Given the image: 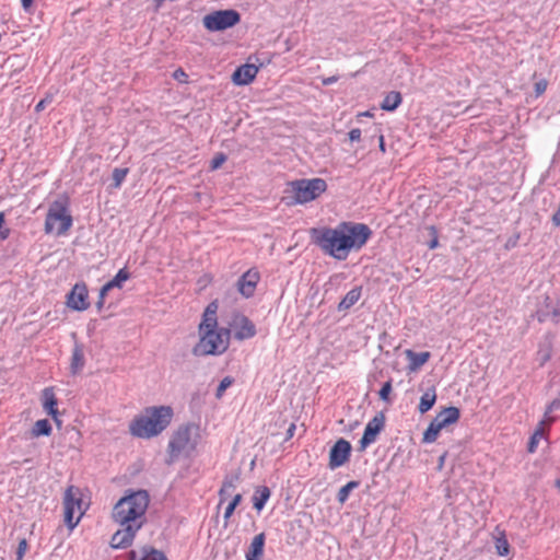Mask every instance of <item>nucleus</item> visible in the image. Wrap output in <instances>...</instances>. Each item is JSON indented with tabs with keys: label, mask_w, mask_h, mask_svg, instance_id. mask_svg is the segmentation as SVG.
Segmentation results:
<instances>
[{
	"label": "nucleus",
	"mask_w": 560,
	"mask_h": 560,
	"mask_svg": "<svg viewBox=\"0 0 560 560\" xmlns=\"http://www.w3.org/2000/svg\"><path fill=\"white\" fill-rule=\"evenodd\" d=\"M106 295L107 294H103V287H102L101 290H100V293H98V300H97V302L95 304V306H96L98 312H101L103 306H104V302H105Z\"/></svg>",
	"instance_id": "47"
},
{
	"label": "nucleus",
	"mask_w": 560,
	"mask_h": 560,
	"mask_svg": "<svg viewBox=\"0 0 560 560\" xmlns=\"http://www.w3.org/2000/svg\"><path fill=\"white\" fill-rule=\"evenodd\" d=\"M85 365L83 345L75 343L72 350L70 372L72 375L79 374Z\"/></svg>",
	"instance_id": "21"
},
{
	"label": "nucleus",
	"mask_w": 560,
	"mask_h": 560,
	"mask_svg": "<svg viewBox=\"0 0 560 560\" xmlns=\"http://www.w3.org/2000/svg\"><path fill=\"white\" fill-rule=\"evenodd\" d=\"M217 311H218V304L217 302H211L206 307L202 320L199 324L200 328H209V327H217L218 326V318H217Z\"/></svg>",
	"instance_id": "26"
},
{
	"label": "nucleus",
	"mask_w": 560,
	"mask_h": 560,
	"mask_svg": "<svg viewBox=\"0 0 560 560\" xmlns=\"http://www.w3.org/2000/svg\"><path fill=\"white\" fill-rule=\"evenodd\" d=\"M242 501V494L241 493H237L235 494L232 500L229 502L228 506L225 508V511H224V515H223V518L225 521V524L228 523V521L230 520V517L233 515L235 509L237 508V505L241 503Z\"/></svg>",
	"instance_id": "37"
},
{
	"label": "nucleus",
	"mask_w": 560,
	"mask_h": 560,
	"mask_svg": "<svg viewBox=\"0 0 560 560\" xmlns=\"http://www.w3.org/2000/svg\"><path fill=\"white\" fill-rule=\"evenodd\" d=\"M361 287L352 288L338 304V311H347L353 306L361 298Z\"/></svg>",
	"instance_id": "28"
},
{
	"label": "nucleus",
	"mask_w": 560,
	"mask_h": 560,
	"mask_svg": "<svg viewBox=\"0 0 560 560\" xmlns=\"http://www.w3.org/2000/svg\"><path fill=\"white\" fill-rule=\"evenodd\" d=\"M364 116H371V113L370 112H365Z\"/></svg>",
	"instance_id": "56"
},
{
	"label": "nucleus",
	"mask_w": 560,
	"mask_h": 560,
	"mask_svg": "<svg viewBox=\"0 0 560 560\" xmlns=\"http://www.w3.org/2000/svg\"><path fill=\"white\" fill-rule=\"evenodd\" d=\"M460 417V411L457 407H445L441 412L435 416V420H438L443 428L453 424L458 421Z\"/></svg>",
	"instance_id": "23"
},
{
	"label": "nucleus",
	"mask_w": 560,
	"mask_h": 560,
	"mask_svg": "<svg viewBox=\"0 0 560 560\" xmlns=\"http://www.w3.org/2000/svg\"><path fill=\"white\" fill-rule=\"evenodd\" d=\"M359 487H360V481H358V480H351L348 483H346L345 486H342L337 493L336 499H337L338 503L345 504L349 498L350 492Z\"/></svg>",
	"instance_id": "34"
},
{
	"label": "nucleus",
	"mask_w": 560,
	"mask_h": 560,
	"mask_svg": "<svg viewBox=\"0 0 560 560\" xmlns=\"http://www.w3.org/2000/svg\"><path fill=\"white\" fill-rule=\"evenodd\" d=\"M431 232L434 235V237L429 242L428 246L430 249H434L439 246V240L434 226H431Z\"/></svg>",
	"instance_id": "49"
},
{
	"label": "nucleus",
	"mask_w": 560,
	"mask_h": 560,
	"mask_svg": "<svg viewBox=\"0 0 560 560\" xmlns=\"http://www.w3.org/2000/svg\"><path fill=\"white\" fill-rule=\"evenodd\" d=\"M294 203L303 205L315 200L327 189V183L323 178L296 179L290 184Z\"/></svg>",
	"instance_id": "6"
},
{
	"label": "nucleus",
	"mask_w": 560,
	"mask_h": 560,
	"mask_svg": "<svg viewBox=\"0 0 560 560\" xmlns=\"http://www.w3.org/2000/svg\"><path fill=\"white\" fill-rule=\"evenodd\" d=\"M350 141H359L361 139V130L359 128H353L349 131Z\"/></svg>",
	"instance_id": "48"
},
{
	"label": "nucleus",
	"mask_w": 560,
	"mask_h": 560,
	"mask_svg": "<svg viewBox=\"0 0 560 560\" xmlns=\"http://www.w3.org/2000/svg\"><path fill=\"white\" fill-rule=\"evenodd\" d=\"M233 383V378L230 377V376H225L219 384V386L217 387V392H215V397L217 398H221L222 395L224 394V392L226 390L228 387H230Z\"/></svg>",
	"instance_id": "41"
},
{
	"label": "nucleus",
	"mask_w": 560,
	"mask_h": 560,
	"mask_svg": "<svg viewBox=\"0 0 560 560\" xmlns=\"http://www.w3.org/2000/svg\"><path fill=\"white\" fill-rule=\"evenodd\" d=\"M27 549L26 539H21L16 549V560H22Z\"/></svg>",
	"instance_id": "44"
},
{
	"label": "nucleus",
	"mask_w": 560,
	"mask_h": 560,
	"mask_svg": "<svg viewBox=\"0 0 560 560\" xmlns=\"http://www.w3.org/2000/svg\"><path fill=\"white\" fill-rule=\"evenodd\" d=\"M72 225V217L68 212V200L57 199L48 209L45 219V233L51 234L56 231L57 235L65 234Z\"/></svg>",
	"instance_id": "5"
},
{
	"label": "nucleus",
	"mask_w": 560,
	"mask_h": 560,
	"mask_svg": "<svg viewBox=\"0 0 560 560\" xmlns=\"http://www.w3.org/2000/svg\"><path fill=\"white\" fill-rule=\"evenodd\" d=\"M43 408L47 415H49L56 424L59 427L61 421L58 418L59 411L57 409L58 400L51 387H47L43 390L42 395Z\"/></svg>",
	"instance_id": "17"
},
{
	"label": "nucleus",
	"mask_w": 560,
	"mask_h": 560,
	"mask_svg": "<svg viewBox=\"0 0 560 560\" xmlns=\"http://www.w3.org/2000/svg\"><path fill=\"white\" fill-rule=\"evenodd\" d=\"M195 425L191 423L179 427L172 435L168 442V454L172 459L177 458L184 452H191L195 450L196 442L191 441V430Z\"/></svg>",
	"instance_id": "7"
},
{
	"label": "nucleus",
	"mask_w": 560,
	"mask_h": 560,
	"mask_svg": "<svg viewBox=\"0 0 560 560\" xmlns=\"http://www.w3.org/2000/svg\"><path fill=\"white\" fill-rule=\"evenodd\" d=\"M392 389H393L392 380H389L382 385V387L378 392L380 399L387 404H392V399H390Z\"/></svg>",
	"instance_id": "39"
},
{
	"label": "nucleus",
	"mask_w": 560,
	"mask_h": 560,
	"mask_svg": "<svg viewBox=\"0 0 560 560\" xmlns=\"http://www.w3.org/2000/svg\"><path fill=\"white\" fill-rule=\"evenodd\" d=\"M129 173L128 168H120L116 167L113 171L112 178H113V187L118 188L125 180L127 174Z\"/></svg>",
	"instance_id": "38"
},
{
	"label": "nucleus",
	"mask_w": 560,
	"mask_h": 560,
	"mask_svg": "<svg viewBox=\"0 0 560 560\" xmlns=\"http://www.w3.org/2000/svg\"><path fill=\"white\" fill-rule=\"evenodd\" d=\"M546 425L545 420H541L539 422L538 428L535 430L533 435L529 438L528 444H527V452L528 453H535L539 443V439L544 436V429L542 427Z\"/></svg>",
	"instance_id": "35"
},
{
	"label": "nucleus",
	"mask_w": 560,
	"mask_h": 560,
	"mask_svg": "<svg viewBox=\"0 0 560 560\" xmlns=\"http://www.w3.org/2000/svg\"><path fill=\"white\" fill-rule=\"evenodd\" d=\"M52 432V427L48 419L37 420L28 432L30 439L39 436H49Z\"/></svg>",
	"instance_id": "27"
},
{
	"label": "nucleus",
	"mask_w": 560,
	"mask_h": 560,
	"mask_svg": "<svg viewBox=\"0 0 560 560\" xmlns=\"http://www.w3.org/2000/svg\"><path fill=\"white\" fill-rule=\"evenodd\" d=\"M407 359L409 360L408 369L409 371H417L419 370L423 364L428 362L430 359V352L423 351V352H415L410 349L405 351Z\"/></svg>",
	"instance_id": "22"
},
{
	"label": "nucleus",
	"mask_w": 560,
	"mask_h": 560,
	"mask_svg": "<svg viewBox=\"0 0 560 560\" xmlns=\"http://www.w3.org/2000/svg\"><path fill=\"white\" fill-rule=\"evenodd\" d=\"M238 476H229L224 479L223 485L219 491L220 504L223 503L229 497H231L232 491L235 489V485L238 481Z\"/></svg>",
	"instance_id": "32"
},
{
	"label": "nucleus",
	"mask_w": 560,
	"mask_h": 560,
	"mask_svg": "<svg viewBox=\"0 0 560 560\" xmlns=\"http://www.w3.org/2000/svg\"><path fill=\"white\" fill-rule=\"evenodd\" d=\"M5 222L4 212H0V240L4 241L10 236V229H3V224Z\"/></svg>",
	"instance_id": "43"
},
{
	"label": "nucleus",
	"mask_w": 560,
	"mask_h": 560,
	"mask_svg": "<svg viewBox=\"0 0 560 560\" xmlns=\"http://www.w3.org/2000/svg\"><path fill=\"white\" fill-rule=\"evenodd\" d=\"M130 272L127 268H121L115 275V277L103 285V294H107L112 289H121L125 281L130 279Z\"/></svg>",
	"instance_id": "25"
},
{
	"label": "nucleus",
	"mask_w": 560,
	"mask_h": 560,
	"mask_svg": "<svg viewBox=\"0 0 560 560\" xmlns=\"http://www.w3.org/2000/svg\"><path fill=\"white\" fill-rule=\"evenodd\" d=\"M295 430H296L295 423H293V422L290 423L289 428L287 429L285 441L293 438Z\"/></svg>",
	"instance_id": "50"
},
{
	"label": "nucleus",
	"mask_w": 560,
	"mask_h": 560,
	"mask_svg": "<svg viewBox=\"0 0 560 560\" xmlns=\"http://www.w3.org/2000/svg\"><path fill=\"white\" fill-rule=\"evenodd\" d=\"M150 497L148 491L138 490L118 500L113 509V520L120 526L144 524V514L148 510Z\"/></svg>",
	"instance_id": "2"
},
{
	"label": "nucleus",
	"mask_w": 560,
	"mask_h": 560,
	"mask_svg": "<svg viewBox=\"0 0 560 560\" xmlns=\"http://www.w3.org/2000/svg\"><path fill=\"white\" fill-rule=\"evenodd\" d=\"M200 340L192 348V354L201 355H220L224 353L230 345L231 329L209 327L200 328Z\"/></svg>",
	"instance_id": "4"
},
{
	"label": "nucleus",
	"mask_w": 560,
	"mask_h": 560,
	"mask_svg": "<svg viewBox=\"0 0 560 560\" xmlns=\"http://www.w3.org/2000/svg\"><path fill=\"white\" fill-rule=\"evenodd\" d=\"M172 418L173 409L170 406L148 407L143 415L131 421L129 430L133 436L150 439L164 431Z\"/></svg>",
	"instance_id": "3"
},
{
	"label": "nucleus",
	"mask_w": 560,
	"mask_h": 560,
	"mask_svg": "<svg viewBox=\"0 0 560 560\" xmlns=\"http://www.w3.org/2000/svg\"><path fill=\"white\" fill-rule=\"evenodd\" d=\"M47 102H48V100H47V98L39 101V102L36 104V106H35V110H36V112H40V110H43V109L45 108V106H46V103H47Z\"/></svg>",
	"instance_id": "55"
},
{
	"label": "nucleus",
	"mask_w": 560,
	"mask_h": 560,
	"mask_svg": "<svg viewBox=\"0 0 560 560\" xmlns=\"http://www.w3.org/2000/svg\"><path fill=\"white\" fill-rule=\"evenodd\" d=\"M378 148L383 153L386 151L384 136L382 133L378 135Z\"/></svg>",
	"instance_id": "54"
},
{
	"label": "nucleus",
	"mask_w": 560,
	"mask_h": 560,
	"mask_svg": "<svg viewBox=\"0 0 560 560\" xmlns=\"http://www.w3.org/2000/svg\"><path fill=\"white\" fill-rule=\"evenodd\" d=\"M21 4L25 12H31L33 0H21Z\"/></svg>",
	"instance_id": "53"
},
{
	"label": "nucleus",
	"mask_w": 560,
	"mask_h": 560,
	"mask_svg": "<svg viewBox=\"0 0 560 560\" xmlns=\"http://www.w3.org/2000/svg\"><path fill=\"white\" fill-rule=\"evenodd\" d=\"M228 156L220 152V153H217L213 159L211 160V163H210V168L211 170H218L222 166V164L226 161Z\"/></svg>",
	"instance_id": "42"
},
{
	"label": "nucleus",
	"mask_w": 560,
	"mask_h": 560,
	"mask_svg": "<svg viewBox=\"0 0 560 560\" xmlns=\"http://www.w3.org/2000/svg\"><path fill=\"white\" fill-rule=\"evenodd\" d=\"M552 355V340L550 337H545L544 340L540 341L538 351L536 353V361L539 366H544Z\"/></svg>",
	"instance_id": "24"
},
{
	"label": "nucleus",
	"mask_w": 560,
	"mask_h": 560,
	"mask_svg": "<svg viewBox=\"0 0 560 560\" xmlns=\"http://www.w3.org/2000/svg\"><path fill=\"white\" fill-rule=\"evenodd\" d=\"M385 415L378 412L373 419H371L363 431V435L360 440V450H365L370 444L374 443L377 435L385 427Z\"/></svg>",
	"instance_id": "11"
},
{
	"label": "nucleus",
	"mask_w": 560,
	"mask_h": 560,
	"mask_svg": "<svg viewBox=\"0 0 560 560\" xmlns=\"http://www.w3.org/2000/svg\"><path fill=\"white\" fill-rule=\"evenodd\" d=\"M534 89H535L536 96L541 95L547 89V81L546 80L537 81L534 85Z\"/></svg>",
	"instance_id": "45"
},
{
	"label": "nucleus",
	"mask_w": 560,
	"mask_h": 560,
	"mask_svg": "<svg viewBox=\"0 0 560 560\" xmlns=\"http://www.w3.org/2000/svg\"><path fill=\"white\" fill-rule=\"evenodd\" d=\"M270 494V489L266 486H260L256 488L253 495L254 509L260 512L264 509L266 502L269 500Z\"/></svg>",
	"instance_id": "29"
},
{
	"label": "nucleus",
	"mask_w": 560,
	"mask_h": 560,
	"mask_svg": "<svg viewBox=\"0 0 560 560\" xmlns=\"http://www.w3.org/2000/svg\"><path fill=\"white\" fill-rule=\"evenodd\" d=\"M337 81H338V77L332 75V77H328V78H323L322 83L327 86V85H331V84L336 83Z\"/></svg>",
	"instance_id": "52"
},
{
	"label": "nucleus",
	"mask_w": 560,
	"mask_h": 560,
	"mask_svg": "<svg viewBox=\"0 0 560 560\" xmlns=\"http://www.w3.org/2000/svg\"><path fill=\"white\" fill-rule=\"evenodd\" d=\"M140 529V525H130L121 526V529H118L110 539V547L114 549H121L129 547L137 532Z\"/></svg>",
	"instance_id": "14"
},
{
	"label": "nucleus",
	"mask_w": 560,
	"mask_h": 560,
	"mask_svg": "<svg viewBox=\"0 0 560 560\" xmlns=\"http://www.w3.org/2000/svg\"><path fill=\"white\" fill-rule=\"evenodd\" d=\"M129 560H167L165 555L151 547H143L141 550H131Z\"/></svg>",
	"instance_id": "20"
},
{
	"label": "nucleus",
	"mask_w": 560,
	"mask_h": 560,
	"mask_svg": "<svg viewBox=\"0 0 560 560\" xmlns=\"http://www.w3.org/2000/svg\"><path fill=\"white\" fill-rule=\"evenodd\" d=\"M173 77L175 80H177L178 82H182V83L186 82L187 78H188V75L182 68L176 69L173 73Z\"/></svg>",
	"instance_id": "46"
},
{
	"label": "nucleus",
	"mask_w": 560,
	"mask_h": 560,
	"mask_svg": "<svg viewBox=\"0 0 560 560\" xmlns=\"http://www.w3.org/2000/svg\"><path fill=\"white\" fill-rule=\"evenodd\" d=\"M495 549L499 556L505 557L510 552V545L505 537L498 538L495 541Z\"/></svg>",
	"instance_id": "40"
},
{
	"label": "nucleus",
	"mask_w": 560,
	"mask_h": 560,
	"mask_svg": "<svg viewBox=\"0 0 560 560\" xmlns=\"http://www.w3.org/2000/svg\"><path fill=\"white\" fill-rule=\"evenodd\" d=\"M88 298L89 291L86 284L84 282L75 283L67 295V305L74 311H85L90 306Z\"/></svg>",
	"instance_id": "13"
},
{
	"label": "nucleus",
	"mask_w": 560,
	"mask_h": 560,
	"mask_svg": "<svg viewBox=\"0 0 560 560\" xmlns=\"http://www.w3.org/2000/svg\"><path fill=\"white\" fill-rule=\"evenodd\" d=\"M82 500L80 498V490L73 486L68 487L65 492L63 506H65V523L70 529H73L79 518L73 521L77 510H81Z\"/></svg>",
	"instance_id": "9"
},
{
	"label": "nucleus",
	"mask_w": 560,
	"mask_h": 560,
	"mask_svg": "<svg viewBox=\"0 0 560 560\" xmlns=\"http://www.w3.org/2000/svg\"><path fill=\"white\" fill-rule=\"evenodd\" d=\"M558 409H560V399L559 398L553 399L546 407L545 415H544L545 418L542 420H545V423L548 427H550L556 421V418L550 416V413L553 412L555 410H558Z\"/></svg>",
	"instance_id": "36"
},
{
	"label": "nucleus",
	"mask_w": 560,
	"mask_h": 560,
	"mask_svg": "<svg viewBox=\"0 0 560 560\" xmlns=\"http://www.w3.org/2000/svg\"><path fill=\"white\" fill-rule=\"evenodd\" d=\"M231 327L234 330V338L236 340L250 339L256 335L255 324L244 314H235L232 318Z\"/></svg>",
	"instance_id": "12"
},
{
	"label": "nucleus",
	"mask_w": 560,
	"mask_h": 560,
	"mask_svg": "<svg viewBox=\"0 0 560 560\" xmlns=\"http://www.w3.org/2000/svg\"><path fill=\"white\" fill-rule=\"evenodd\" d=\"M258 67L253 63H245L235 69L232 74V82L235 85H247L257 75Z\"/></svg>",
	"instance_id": "16"
},
{
	"label": "nucleus",
	"mask_w": 560,
	"mask_h": 560,
	"mask_svg": "<svg viewBox=\"0 0 560 560\" xmlns=\"http://www.w3.org/2000/svg\"><path fill=\"white\" fill-rule=\"evenodd\" d=\"M442 429H443V425H441V423L438 420L433 419L423 433L422 442L423 443L435 442L438 439V435Z\"/></svg>",
	"instance_id": "33"
},
{
	"label": "nucleus",
	"mask_w": 560,
	"mask_h": 560,
	"mask_svg": "<svg viewBox=\"0 0 560 560\" xmlns=\"http://www.w3.org/2000/svg\"><path fill=\"white\" fill-rule=\"evenodd\" d=\"M265 540L266 537L264 533H260L253 538L249 548L245 553L246 560H261L264 555Z\"/></svg>",
	"instance_id": "19"
},
{
	"label": "nucleus",
	"mask_w": 560,
	"mask_h": 560,
	"mask_svg": "<svg viewBox=\"0 0 560 560\" xmlns=\"http://www.w3.org/2000/svg\"><path fill=\"white\" fill-rule=\"evenodd\" d=\"M550 303H551V300L547 296L546 298V307L539 308L537 311V318L540 323L546 322L549 317H551V319L555 323L560 322V300L557 301L556 304L552 306L550 305Z\"/></svg>",
	"instance_id": "18"
},
{
	"label": "nucleus",
	"mask_w": 560,
	"mask_h": 560,
	"mask_svg": "<svg viewBox=\"0 0 560 560\" xmlns=\"http://www.w3.org/2000/svg\"><path fill=\"white\" fill-rule=\"evenodd\" d=\"M551 221L553 225L560 226V203L557 211L552 214Z\"/></svg>",
	"instance_id": "51"
},
{
	"label": "nucleus",
	"mask_w": 560,
	"mask_h": 560,
	"mask_svg": "<svg viewBox=\"0 0 560 560\" xmlns=\"http://www.w3.org/2000/svg\"><path fill=\"white\" fill-rule=\"evenodd\" d=\"M436 401V393L435 388L431 387L427 389L423 395L420 397V402L418 405V410L420 413L428 412Z\"/></svg>",
	"instance_id": "30"
},
{
	"label": "nucleus",
	"mask_w": 560,
	"mask_h": 560,
	"mask_svg": "<svg viewBox=\"0 0 560 560\" xmlns=\"http://www.w3.org/2000/svg\"><path fill=\"white\" fill-rule=\"evenodd\" d=\"M259 281V272L253 269L247 270L237 280L238 292L246 299L252 298L255 293Z\"/></svg>",
	"instance_id": "15"
},
{
	"label": "nucleus",
	"mask_w": 560,
	"mask_h": 560,
	"mask_svg": "<svg viewBox=\"0 0 560 560\" xmlns=\"http://www.w3.org/2000/svg\"><path fill=\"white\" fill-rule=\"evenodd\" d=\"M203 26L210 32L224 31L241 21V14L235 10H219L205 15Z\"/></svg>",
	"instance_id": "8"
},
{
	"label": "nucleus",
	"mask_w": 560,
	"mask_h": 560,
	"mask_svg": "<svg viewBox=\"0 0 560 560\" xmlns=\"http://www.w3.org/2000/svg\"><path fill=\"white\" fill-rule=\"evenodd\" d=\"M373 232L364 223L345 221L336 228L320 226L310 230L312 243L325 255L345 260L351 250H360Z\"/></svg>",
	"instance_id": "1"
},
{
	"label": "nucleus",
	"mask_w": 560,
	"mask_h": 560,
	"mask_svg": "<svg viewBox=\"0 0 560 560\" xmlns=\"http://www.w3.org/2000/svg\"><path fill=\"white\" fill-rule=\"evenodd\" d=\"M401 94L397 91L387 93L381 103V108L386 112H394L401 104Z\"/></svg>",
	"instance_id": "31"
},
{
	"label": "nucleus",
	"mask_w": 560,
	"mask_h": 560,
	"mask_svg": "<svg viewBox=\"0 0 560 560\" xmlns=\"http://www.w3.org/2000/svg\"><path fill=\"white\" fill-rule=\"evenodd\" d=\"M351 452V443L343 438L338 439L329 451V469L335 470L343 466L350 459Z\"/></svg>",
	"instance_id": "10"
}]
</instances>
